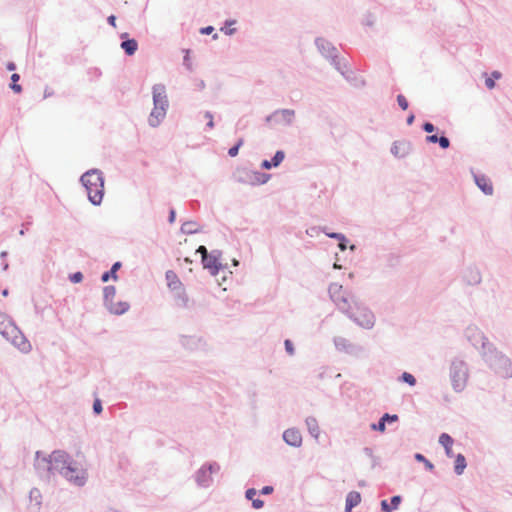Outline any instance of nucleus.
<instances>
[{"label": "nucleus", "instance_id": "423d86ee", "mask_svg": "<svg viewBox=\"0 0 512 512\" xmlns=\"http://www.w3.org/2000/svg\"><path fill=\"white\" fill-rule=\"evenodd\" d=\"M56 453L57 450H54L49 456L44 455L42 451L35 453L34 468L37 475L44 481L49 482L58 473L59 467H56Z\"/></svg>", "mask_w": 512, "mask_h": 512}, {"label": "nucleus", "instance_id": "de8ad7c7", "mask_svg": "<svg viewBox=\"0 0 512 512\" xmlns=\"http://www.w3.org/2000/svg\"><path fill=\"white\" fill-rule=\"evenodd\" d=\"M364 25L372 27L375 24V16L372 13H367L363 22Z\"/></svg>", "mask_w": 512, "mask_h": 512}, {"label": "nucleus", "instance_id": "79ce46f5", "mask_svg": "<svg viewBox=\"0 0 512 512\" xmlns=\"http://www.w3.org/2000/svg\"><path fill=\"white\" fill-rule=\"evenodd\" d=\"M284 346H285V351L290 355V356H294L295 355V348H294V344L293 342L290 340V339H286L284 341Z\"/></svg>", "mask_w": 512, "mask_h": 512}, {"label": "nucleus", "instance_id": "052dcab7", "mask_svg": "<svg viewBox=\"0 0 512 512\" xmlns=\"http://www.w3.org/2000/svg\"><path fill=\"white\" fill-rule=\"evenodd\" d=\"M210 254L212 256H214L216 258L217 261H220L221 257H222V251L221 250H218V249H214L210 252Z\"/></svg>", "mask_w": 512, "mask_h": 512}, {"label": "nucleus", "instance_id": "f03ea898", "mask_svg": "<svg viewBox=\"0 0 512 512\" xmlns=\"http://www.w3.org/2000/svg\"><path fill=\"white\" fill-rule=\"evenodd\" d=\"M482 358L495 374L502 378H512V361L504 353L499 351L488 339L481 334Z\"/></svg>", "mask_w": 512, "mask_h": 512}, {"label": "nucleus", "instance_id": "9b49d317", "mask_svg": "<svg viewBox=\"0 0 512 512\" xmlns=\"http://www.w3.org/2000/svg\"><path fill=\"white\" fill-rule=\"evenodd\" d=\"M220 469V466L216 463H206L203 466H201L195 473V481L198 486L200 487H209L212 483V473L218 472Z\"/></svg>", "mask_w": 512, "mask_h": 512}, {"label": "nucleus", "instance_id": "f704fd0d", "mask_svg": "<svg viewBox=\"0 0 512 512\" xmlns=\"http://www.w3.org/2000/svg\"><path fill=\"white\" fill-rule=\"evenodd\" d=\"M19 79H20V75L19 74L14 73V74L11 75L10 88L15 93L22 92V86L17 83L19 81Z\"/></svg>", "mask_w": 512, "mask_h": 512}, {"label": "nucleus", "instance_id": "13d9d810", "mask_svg": "<svg viewBox=\"0 0 512 512\" xmlns=\"http://www.w3.org/2000/svg\"><path fill=\"white\" fill-rule=\"evenodd\" d=\"M273 490H274V489H273V487H272V486H264V487L261 489L260 493H261L262 495H269V494L273 493Z\"/></svg>", "mask_w": 512, "mask_h": 512}, {"label": "nucleus", "instance_id": "5fc2aeb1", "mask_svg": "<svg viewBox=\"0 0 512 512\" xmlns=\"http://www.w3.org/2000/svg\"><path fill=\"white\" fill-rule=\"evenodd\" d=\"M260 166H261L262 169H265V170H270L271 168H274L272 163H271V161L267 160V159L263 160L261 162Z\"/></svg>", "mask_w": 512, "mask_h": 512}, {"label": "nucleus", "instance_id": "bf43d9fd", "mask_svg": "<svg viewBox=\"0 0 512 512\" xmlns=\"http://www.w3.org/2000/svg\"><path fill=\"white\" fill-rule=\"evenodd\" d=\"M348 239L344 235V241H339L338 247L341 251H345L347 249Z\"/></svg>", "mask_w": 512, "mask_h": 512}, {"label": "nucleus", "instance_id": "69168bd1", "mask_svg": "<svg viewBox=\"0 0 512 512\" xmlns=\"http://www.w3.org/2000/svg\"><path fill=\"white\" fill-rule=\"evenodd\" d=\"M226 35H233L236 32L235 28H221Z\"/></svg>", "mask_w": 512, "mask_h": 512}, {"label": "nucleus", "instance_id": "5701e85b", "mask_svg": "<svg viewBox=\"0 0 512 512\" xmlns=\"http://www.w3.org/2000/svg\"><path fill=\"white\" fill-rule=\"evenodd\" d=\"M401 501H402V497L400 495L392 496L389 503L387 502V500H382L381 501V510L383 512H392L393 510H396L398 508Z\"/></svg>", "mask_w": 512, "mask_h": 512}, {"label": "nucleus", "instance_id": "37998d69", "mask_svg": "<svg viewBox=\"0 0 512 512\" xmlns=\"http://www.w3.org/2000/svg\"><path fill=\"white\" fill-rule=\"evenodd\" d=\"M69 280L72 282V283H80L82 282L83 280V274L82 272L80 271H77L75 273H72L69 275Z\"/></svg>", "mask_w": 512, "mask_h": 512}, {"label": "nucleus", "instance_id": "aec40b11", "mask_svg": "<svg viewBox=\"0 0 512 512\" xmlns=\"http://www.w3.org/2000/svg\"><path fill=\"white\" fill-rule=\"evenodd\" d=\"M130 308V304L125 301H119L117 303H110L108 306H106V309L114 315H122L126 313Z\"/></svg>", "mask_w": 512, "mask_h": 512}, {"label": "nucleus", "instance_id": "c9c22d12", "mask_svg": "<svg viewBox=\"0 0 512 512\" xmlns=\"http://www.w3.org/2000/svg\"><path fill=\"white\" fill-rule=\"evenodd\" d=\"M414 458L416 461L418 462H422L424 465H425V468L429 471H432L434 469V464L429 461L424 455H422L421 453H416L414 455Z\"/></svg>", "mask_w": 512, "mask_h": 512}, {"label": "nucleus", "instance_id": "a18cd8bd", "mask_svg": "<svg viewBox=\"0 0 512 512\" xmlns=\"http://www.w3.org/2000/svg\"><path fill=\"white\" fill-rule=\"evenodd\" d=\"M422 129H423V131L431 134L437 130V127H435V125L433 123L427 121L422 124Z\"/></svg>", "mask_w": 512, "mask_h": 512}, {"label": "nucleus", "instance_id": "4be33fe9", "mask_svg": "<svg viewBox=\"0 0 512 512\" xmlns=\"http://www.w3.org/2000/svg\"><path fill=\"white\" fill-rule=\"evenodd\" d=\"M361 502V494L357 491H351L346 496L345 512H351Z\"/></svg>", "mask_w": 512, "mask_h": 512}, {"label": "nucleus", "instance_id": "ddd939ff", "mask_svg": "<svg viewBox=\"0 0 512 512\" xmlns=\"http://www.w3.org/2000/svg\"><path fill=\"white\" fill-rule=\"evenodd\" d=\"M315 45L319 53L327 60L332 61V59L336 58L338 55L337 48L323 37H317L315 39Z\"/></svg>", "mask_w": 512, "mask_h": 512}, {"label": "nucleus", "instance_id": "ea45409f", "mask_svg": "<svg viewBox=\"0 0 512 512\" xmlns=\"http://www.w3.org/2000/svg\"><path fill=\"white\" fill-rule=\"evenodd\" d=\"M323 232L325 235L331 239H335L338 241H344V234L338 232H327L326 227L323 228Z\"/></svg>", "mask_w": 512, "mask_h": 512}, {"label": "nucleus", "instance_id": "f257e3e1", "mask_svg": "<svg viewBox=\"0 0 512 512\" xmlns=\"http://www.w3.org/2000/svg\"><path fill=\"white\" fill-rule=\"evenodd\" d=\"M328 294L337 309L355 324L368 330L374 327L376 318L372 310L350 292L344 290L341 284L330 283Z\"/></svg>", "mask_w": 512, "mask_h": 512}, {"label": "nucleus", "instance_id": "473e14b6", "mask_svg": "<svg viewBox=\"0 0 512 512\" xmlns=\"http://www.w3.org/2000/svg\"><path fill=\"white\" fill-rule=\"evenodd\" d=\"M200 342H201V339L196 336H182L181 337L182 345L185 348H188L191 350L197 348Z\"/></svg>", "mask_w": 512, "mask_h": 512}, {"label": "nucleus", "instance_id": "a19ab883", "mask_svg": "<svg viewBox=\"0 0 512 512\" xmlns=\"http://www.w3.org/2000/svg\"><path fill=\"white\" fill-rule=\"evenodd\" d=\"M397 102H398V105L399 107L402 109V110H407L408 107H409V103L406 99V97L402 94H399L397 96Z\"/></svg>", "mask_w": 512, "mask_h": 512}, {"label": "nucleus", "instance_id": "680f3d73", "mask_svg": "<svg viewBox=\"0 0 512 512\" xmlns=\"http://www.w3.org/2000/svg\"><path fill=\"white\" fill-rule=\"evenodd\" d=\"M175 219H176V212L174 209H170L169 211V216H168V222L170 224L174 223L175 222Z\"/></svg>", "mask_w": 512, "mask_h": 512}, {"label": "nucleus", "instance_id": "0e129e2a", "mask_svg": "<svg viewBox=\"0 0 512 512\" xmlns=\"http://www.w3.org/2000/svg\"><path fill=\"white\" fill-rule=\"evenodd\" d=\"M107 22L109 25H111L112 27H116V16L115 15H110L107 17Z\"/></svg>", "mask_w": 512, "mask_h": 512}, {"label": "nucleus", "instance_id": "c85d7f7f", "mask_svg": "<svg viewBox=\"0 0 512 512\" xmlns=\"http://www.w3.org/2000/svg\"><path fill=\"white\" fill-rule=\"evenodd\" d=\"M29 499L31 502H35V504L31 507L34 512H37L41 506L42 495L38 488H32L29 492Z\"/></svg>", "mask_w": 512, "mask_h": 512}, {"label": "nucleus", "instance_id": "2eb2a0df", "mask_svg": "<svg viewBox=\"0 0 512 512\" xmlns=\"http://www.w3.org/2000/svg\"><path fill=\"white\" fill-rule=\"evenodd\" d=\"M412 150V144L410 141L407 140H401V141H394L391 146V153L397 157V158H405L407 155L410 154Z\"/></svg>", "mask_w": 512, "mask_h": 512}, {"label": "nucleus", "instance_id": "72a5a7b5", "mask_svg": "<svg viewBox=\"0 0 512 512\" xmlns=\"http://www.w3.org/2000/svg\"><path fill=\"white\" fill-rule=\"evenodd\" d=\"M199 231V226L195 221H186L181 226V232L183 234L191 235L198 233Z\"/></svg>", "mask_w": 512, "mask_h": 512}, {"label": "nucleus", "instance_id": "e433bc0d", "mask_svg": "<svg viewBox=\"0 0 512 512\" xmlns=\"http://www.w3.org/2000/svg\"><path fill=\"white\" fill-rule=\"evenodd\" d=\"M285 158V153L283 150H277L274 154V156L271 158V163L273 165V167H278L282 161L284 160Z\"/></svg>", "mask_w": 512, "mask_h": 512}, {"label": "nucleus", "instance_id": "393cba45", "mask_svg": "<svg viewBox=\"0 0 512 512\" xmlns=\"http://www.w3.org/2000/svg\"><path fill=\"white\" fill-rule=\"evenodd\" d=\"M120 268H121V262H119V261L115 262L111 266L110 270L105 271L104 273H102L101 281L102 282H108L110 279L117 280L118 279L117 271Z\"/></svg>", "mask_w": 512, "mask_h": 512}, {"label": "nucleus", "instance_id": "b1692460", "mask_svg": "<svg viewBox=\"0 0 512 512\" xmlns=\"http://www.w3.org/2000/svg\"><path fill=\"white\" fill-rule=\"evenodd\" d=\"M165 276L170 290L175 291L183 286L176 273L172 270H168Z\"/></svg>", "mask_w": 512, "mask_h": 512}, {"label": "nucleus", "instance_id": "a878e982", "mask_svg": "<svg viewBox=\"0 0 512 512\" xmlns=\"http://www.w3.org/2000/svg\"><path fill=\"white\" fill-rule=\"evenodd\" d=\"M465 280L469 285H477L481 283L482 277L479 270L474 268H469L464 276Z\"/></svg>", "mask_w": 512, "mask_h": 512}, {"label": "nucleus", "instance_id": "3c124183", "mask_svg": "<svg viewBox=\"0 0 512 512\" xmlns=\"http://www.w3.org/2000/svg\"><path fill=\"white\" fill-rule=\"evenodd\" d=\"M264 506V501L259 499V498H255V499H252V507L254 509H261L262 507Z\"/></svg>", "mask_w": 512, "mask_h": 512}, {"label": "nucleus", "instance_id": "dca6fc26", "mask_svg": "<svg viewBox=\"0 0 512 512\" xmlns=\"http://www.w3.org/2000/svg\"><path fill=\"white\" fill-rule=\"evenodd\" d=\"M201 263L203 268L207 269L212 276L218 275L219 271L225 268V266L220 261H217L210 253L201 259Z\"/></svg>", "mask_w": 512, "mask_h": 512}, {"label": "nucleus", "instance_id": "c03bdc74", "mask_svg": "<svg viewBox=\"0 0 512 512\" xmlns=\"http://www.w3.org/2000/svg\"><path fill=\"white\" fill-rule=\"evenodd\" d=\"M439 146L442 149H448L450 147V140L448 137L444 135V133L440 136V140L438 142Z\"/></svg>", "mask_w": 512, "mask_h": 512}, {"label": "nucleus", "instance_id": "f3484780", "mask_svg": "<svg viewBox=\"0 0 512 512\" xmlns=\"http://www.w3.org/2000/svg\"><path fill=\"white\" fill-rule=\"evenodd\" d=\"M283 440L292 447H300L302 444V435L296 428H288L283 432Z\"/></svg>", "mask_w": 512, "mask_h": 512}, {"label": "nucleus", "instance_id": "09e8293b", "mask_svg": "<svg viewBox=\"0 0 512 512\" xmlns=\"http://www.w3.org/2000/svg\"><path fill=\"white\" fill-rule=\"evenodd\" d=\"M204 117L208 119V122L206 124V127L212 129L214 128V121H213V115L210 111H206L204 114Z\"/></svg>", "mask_w": 512, "mask_h": 512}, {"label": "nucleus", "instance_id": "9d476101", "mask_svg": "<svg viewBox=\"0 0 512 512\" xmlns=\"http://www.w3.org/2000/svg\"><path fill=\"white\" fill-rule=\"evenodd\" d=\"M333 343L337 351L344 352L353 357H360L365 351L363 346L353 343L342 336L334 337Z\"/></svg>", "mask_w": 512, "mask_h": 512}, {"label": "nucleus", "instance_id": "20e7f679", "mask_svg": "<svg viewBox=\"0 0 512 512\" xmlns=\"http://www.w3.org/2000/svg\"><path fill=\"white\" fill-rule=\"evenodd\" d=\"M80 182L85 187L89 201L98 206L101 204L104 196V176L99 169H90L81 177Z\"/></svg>", "mask_w": 512, "mask_h": 512}, {"label": "nucleus", "instance_id": "412c9836", "mask_svg": "<svg viewBox=\"0 0 512 512\" xmlns=\"http://www.w3.org/2000/svg\"><path fill=\"white\" fill-rule=\"evenodd\" d=\"M439 443L444 447L445 454L448 458H452L455 456L453 453V450H452V445L454 443V440L449 434L442 433L439 436Z\"/></svg>", "mask_w": 512, "mask_h": 512}, {"label": "nucleus", "instance_id": "338daca9", "mask_svg": "<svg viewBox=\"0 0 512 512\" xmlns=\"http://www.w3.org/2000/svg\"><path fill=\"white\" fill-rule=\"evenodd\" d=\"M54 95V91L49 89L48 87L44 90V98H48Z\"/></svg>", "mask_w": 512, "mask_h": 512}, {"label": "nucleus", "instance_id": "bb28decb", "mask_svg": "<svg viewBox=\"0 0 512 512\" xmlns=\"http://www.w3.org/2000/svg\"><path fill=\"white\" fill-rule=\"evenodd\" d=\"M305 423L310 435L314 438H318L320 434V428L317 419L313 416H309L306 418Z\"/></svg>", "mask_w": 512, "mask_h": 512}, {"label": "nucleus", "instance_id": "4d7b16f0", "mask_svg": "<svg viewBox=\"0 0 512 512\" xmlns=\"http://www.w3.org/2000/svg\"><path fill=\"white\" fill-rule=\"evenodd\" d=\"M485 85L488 89H493L496 86V83L493 78H486Z\"/></svg>", "mask_w": 512, "mask_h": 512}, {"label": "nucleus", "instance_id": "864d4df0", "mask_svg": "<svg viewBox=\"0 0 512 512\" xmlns=\"http://www.w3.org/2000/svg\"><path fill=\"white\" fill-rule=\"evenodd\" d=\"M196 253H199L201 255V259H203V257H205L206 255L209 254L207 248L203 245H200L197 250H196Z\"/></svg>", "mask_w": 512, "mask_h": 512}, {"label": "nucleus", "instance_id": "f8f14e48", "mask_svg": "<svg viewBox=\"0 0 512 512\" xmlns=\"http://www.w3.org/2000/svg\"><path fill=\"white\" fill-rule=\"evenodd\" d=\"M295 118V110L293 109H277L265 118L267 124H283L290 126Z\"/></svg>", "mask_w": 512, "mask_h": 512}, {"label": "nucleus", "instance_id": "2f4dec72", "mask_svg": "<svg viewBox=\"0 0 512 512\" xmlns=\"http://www.w3.org/2000/svg\"><path fill=\"white\" fill-rule=\"evenodd\" d=\"M467 466L466 458L463 454L459 453L455 456L454 472L457 475H462Z\"/></svg>", "mask_w": 512, "mask_h": 512}, {"label": "nucleus", "instance_id": "603ef678", "mask_svg": "<svg viewBox=\"0 0 512 512\" xmlns=\"http://www.w3.org/2000/svg\"><path fill=\"white\" fill-rule=\"evenodd\" d=\"M256 494H257L256 489H254V488H249V489H247V490H246V492H245V497H246V499H248V500H251V501H252V499H255L254 497H255V495H256Z\"/></svg>", "mask_w": 512, "mask_h": 512}, {"label": "nucleus", "instance_id": "e2e57ef3", "mask_svg": "<svg viewBox=\"0 0 512 512\" xmlns=\"http://www.w3.org/2000/svg\"><path fill=\"white\" fill-rule=\"evenodd\" d=\"M363 452L365 455H367L368 457H370L371 459H375V456L373 454V449L370 448V447H364L363 449Z\"/></svg>", "mask_w": 512, "mask_h": 512}, {"label": "nucleus", "instance_id": "1a4fd4ad", "mask_svg": "<svg viewBox=\"0 0 512 512\" xmlns=\"http://www.w3.org/2000/svg\"><path fill=\"white\" fill-rule=\"evenodd\" d=\"M271 178L270 174L243 169L238 171L237 181L249 185H263Z\"/></svg>", "mask_w": 512, "mask_h": 512}, {"label": "nucleus", "instance_id": "8fccbe9b", "mask_svg": "<svg viewBox=\"0 0 512 512\" xmlns=\"http://www.w3.org/2000/svg\"><path fill=\"white\" fill-rule=\"evenodd\" d=\"M425 140H426L427 143L436 144V143L439 142L440 136H438L437 134H431V135L426 136Z\"/></svg>", "mask_w": 512, "mask_h": 512}, {"label": "nucleus", "instance_id": "6e6552de", "mask_svg": "<svg viewBox=\"0 0 512 512\" xmlns=\"http://www.w3.org/2000/svg\"><path fill=\"white\" fill-rule=\"evenodd\" d=\"M0 333L7 340L12 339L14 345L20 346L17 342L18 338H20L21 342L25 344L24 337L22 335L20 337L17 336V334H20L21 332L14 323L9 320L5 313H0Z\"/></svg>", "mask_w": 512, "mask_h": 512}, {"label": "nucleus", "instance_id": "4c0bfd02", "mask_svg": "<svg viewBox=\"0 0 512 512\" xmlns=\"http://www.w3.org/2000/svg\"><path fill=\"white\" fill-rule=\"evenodd\" d=\"M400 381H403L404 383H407L410 386L416 385V378L408 372H403L399 378Z\"/></svg>", "mask_w": 512, "mask_h": 512}, {"label": "nucleus", "instance_id": "cd10ccee", "mask_svg": "<svg viewBox=\"0 0 512 512\" xmlns=\"http://www.w3.org/2000/svg\"><path fill=\"white\" fill-rule=\"evenodd\" d=\"M330 64L338 72H340L341 75H343L344 77L347 78L346 73L348 72V64H347V61L345 59H340L339 56H337L336 58L332 59V61H330Z\"/></svg>", "mask_w": 512, "mask_h": 512}, {"label": "nucleus", "instance_id": "6ab92c4d", "mask_svg": "<svg viewBox=\"0 0 512 512\" xmlns=\"http://www.w3.org/2000/svg\"><path fill=\"white\" fill-rule=\"evenodd\" d=\"M398 421V415L385 413L381 416L377 423L371 424V429L374 431L384 432L387 423H393Z\"/></svg>", "mask_w": 512, "mask_h": 512}, {"label": "nucleus", "instance_id": "c756f323", "mask_svg": "<svg viewBox=\"0 0 512 512\" xmlns=\"http://www.w3.org/2000/svg\"><path fill=\"white\" fill-rule=\"evenodd\" d=\"M115 294H116L115 286L108 285L103 288V303H104L105 307L113 302Z\"/></svg>", "mask_w": 512, "mask_h": 512}, {"label": "nucleus", "instance_id": "774afa93", "mask_svg": "<svg viewBox=\"0 0 512 512\" xmlns=\"http://www.w3.org/2000/svg\"><path fill=\"white\" fill-rule=\"evenodd\" d=\"M414 120H415V115L413 113H411L410 115H408V117L406 119V123L408 125H412Z\"/></svg>", "mask_w": 512, "mask_h": 512}, {"label": "nucleus", "instance_id": "0eeeda50", "mask_svg": "<svg viewBox=\"0 0 512 512\" xmlns=\"http://www.w3.org/2000/svg\"><path fill=\"white\" fill-rule=\"evenodd\" d=\"M449 376L451 380L452 388L455 392H462L466 385L469 377L467 364L460 359H454L450 364Z\"/></svg>", "mask_w": 512, "mask_h": 512}, {"label": "nucleus", "instance_id": "6e6d98bb", "mask_svg": "<svg viewBox=\"0 0 512 512\" xmlns=\"http://www.w3.org/2000/svg\"><path fill=\"white\" fill-rule=\"evenodd\" d=\"M214 31L213 26H206L200 29V33L204 35H209Z\"/></svg>", "mask_w": 512, "mask_h": 512}, {"label": "nucleus", "instance_id": "4468645a", "mask_svg": "<svg viewBox=\"0 0 512 512\" xmlns=\"http://www.w3.org/2000/svg\"><path fill=\"white\" fill-rule=\"evenodd\" d=\"M473 179L477 187L488 196L493 195L494 189L491 180L484 174H478L471 171Z\"/></svg>", "mask_w": 512, "mask_h": 512}, {"label": "nucleus", "instance_id": "7ed1b4c3", "mask_svg": "<svg viewBox=\"0 0 512 512\" xmlns=\"http://www.w3.org/2000/svg\"><path fill=\"white\" fill-rule=\"evenodd\" d=\"M58 473L77 487H83L88 479L87 470L82 468L66 451L57 450L55 454Z\"/></svg>", "mask_w": 512, "mask_h": 512}, {"label": "nucleus", "instance_id": "49530a36", "mask_svg": "<svg viewBox=\"0 0 512 512\" xmlns=\"http://www.w3.org/2000/svg\"><path fill=\"white\" fill-rule=\"evenodd\" d=\"M103 411L102 402L99 398H96L93 402V412L99 415Z\"/></svg>", "mask_w": 512, "mask_h": 512}, {"label": "nucleus", "instance_id": "7c9ffc66", "mask_svg": "<svg viewBox=\"0 0 512 512\" xmlns=\"http://www.w3.org/2000/svg\"><path fill=\"white\" fill-rule=\"evenodd\" d=\"M174 292V297L177 301V305L180 306V307H187L188 306V302H189V298L185 292V289L183 288V286H181L180 289H177Z\"/></svg>", "mask_w": 512, "mask_h": 512}, {"label": "nucleus", "instance_id": "58836bf2", "mask_svg": "<svg viewBox=\"0 0 512 512\" xmlns=\"http://www.w3.org/2000/svg\"><path fill=\"white\" fill-rule=\"evenodd\" d=\"M243 143H244L243 138H240L235 145H233L231 148H229L228 155L230 157H236L238 155L239 149L243 145Z\"/></svg>", "mask_w": 512, "mask_h": 512}, {"label": "nucleus", "instance_id": "39448f33", "mask_svg": "<svg viewBox=\"0 0 512 512\" xmlns=\"http://www.w3.org/2000/svg\"><path fill=\"white\" fill-rule=\"evenodd\" d=\"M153 109L148 117V124L156 128L165 119L169 108V100L164 84H155L152 87Z\"/></svg>", "mask_w": 512, "mask_h": 512}, {"label": "nucleus", "instance_id": "a211bd4d", "mask_svg": "<svg viewBox=\"0 0 512 512\" xmlns=\"http://www.w3.org/2000/svg\"><path fill=\"white\" fill-rule=\"evenodd\" d=\"M121 44L120 47L124 50L127 56H132L138 49V42L134 38H130L127 32L120 34Z\"/></svg>", "mask_w": 512, "mask_h": 512}]
</instances>
